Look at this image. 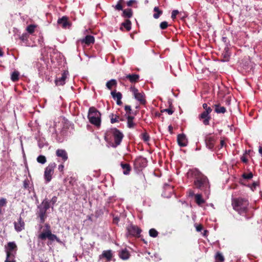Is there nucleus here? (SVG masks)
<instances>
[{
	"instance_id": "nucleus-1",
	"label": "nucleus",
	"mask_w": 262,
	"mask_h": 262,
	"mask_svg": "<svg viewBox=\"0 0 262 262\" xmlns=\"http://www.w3.org/2000/svg\"><path fill=\"white\" fill-rule=\"evenodd\" d=\"M189 177L195 179L194 184L199 189L205 191V193L208 194L207 188H209V182L207 178L198 169L192 168L187 172Z\"/></svg>"
},
{
	"instance_id": "nucleus-2",
	"label": "nucleus",
	"mask_w": 262,
	"mask_h": 262,
	"mask_svg": "<svg viewBox=\"0 0 262 262\" xmlns=\"http://www.w3.org/2000/svg\"><path fill=\"white\" fill-rule=\"evenodd\" d=\"M123 137L122 132L117 128H114L107 132L105 136V140L110 146L115 148L120 144Z\"/></svg>"
},
{
	"instance_id": "nucleus-3",
	"label": "nucleus",
	"mask_w": 262,
	"mask_h": 262,
	"mask_svg": "<svg viewBox=\"0 0 262 262\" xmlns=\"http://www.w3.org/2000/svg\"><path fill=\"white\" fill-rule=\"evenodd\" d=\"M249 204L247 199L242 198L234 199L232 201V205L234 210L241 215H244L247 212Z\"/></svg>"
},
{
	"instance_id": "nucleus-4",
	"label": "nucleus",
	"mask_w": 262,
	"mask_h": 262,
	"mask_svg": "<svg viewBox=\"0 0 262 262\" xmlns=\"http://www.w3.org/2000/svg\"><path fill=\"white\" fill-rule=\"evenodd\" d=\"M88 118L91 123L96 126H99L101 124V114L94 107H91L89 110Z\"/></svg>"
},
{
	"instance_id": "nucleus-5",
	"label": "nucleus",
	"mask_w": 262,
	"mask_h": 262,
	"mask_svg": "<svg viewBox=\"0 0 262 262\" xmlns=\"http://www.w3.org/2000/svg\"><path fill=\"white\" fill-rule=\"evenodd\" d=\"M46 230L39 234L38 238L41 240H45L46 238H48L51 241H56L57 242L59 243L60 242V239L56 235L51 233L50 226L46 225Z\"/></svg>"
},
{
	"instance_id": "nucleus-6",
	"label": "nucleus",
	"mask_w": 262,
	"mask_h": 262,
	"mask_svg": "<svg viewBox=\"0 0 262 262\" xmlns=\"http://www.w3.org/2000/svg\"><path fill=\"white\" fill-rule=\"evenodd\" d=\"M38 216L41 223H43L46 219L47 210L50 208V202L47 199H45L38 207Z\"/></svg>"
},
{
	"instance_id": "nucleus-7",
	"label": "nucleus",
	"mask_w": 262,
	"mask_h": 262,
	"mask_svg": "<svg viewBox=\"0 0 262 262\" xmlns=\"http://www.w3.org/2000/svg\"><path fill=\"white\" fill-rule=\"evenodd\" d=\"M126 230V235L127 237H138L140 236V233L142 231L141 229L137 226L132 224L127 226Z\"/></svg>"
},
{
	"instance_id": "nucleus-8",
	"label": "nucleus",
	"mask_w": 262,
	"mask_h": 262,
	"mask_svg": "<svg viewBox=\"0 0 262 262\" xmlns=\"http://www.w3.org/2000/svg\"><path fill=\"white\" fill-rule=\"evenodd\" d=\"M56 166L55 163L53 162L49 164V165L46 168L44 173V177L47 183L49 182L52 177V175L54 173V170Z\"/></svg>"
},
{
	"instance_id": "nucleus-9",
	"label": "nucleus",
	"mask_w": 262,
	"mask_h": 262,
	"mask_svg": "<svg viewBox=\"0 0 262 262\" xmlns=\"http://www.w3.org/2000/svg\"><path fill=\"white\" fill-rule=\"evenodd\" d=\"M130 91L133 94L134 98L141 104H145L146 100L145 99V95L143 92H139L138 90L134 86H132L130 88Z\"/></svg>"
},
{
	"instance_id": "nucleus-10",
	"label": "nucleus",
	"mask_w": 262,
	"mask_h": 262,
	"mask_svg": "<svg viewBox=\"0 0 262 262\" xmlns=\"http://www.w3.org/2000/svg\"><path fill=\"white\" fill-rule=\"evenodd\" d=\"M17 250V246L14 242H9L5 246V252L6 254L15 255Z\"/></svg>"
},
{
	"instance_id": "nucleus-11",
	"label": "nucleus",
	"mask_w": 262,
	"mask_h": 262,
	"mask_svg": "<svg viewBox=\"0 0 262 262\" xmlns=\"http://www.w3.org/2000/svg\"><path fill=\"white\" fill-rule=\"evenodd\" d=\"M134 164L136 168L141 170L147 166V161L146 158L139 157L135 160Z\"/></svg>"
},
{
	"instance_id": "nucleus-12",
	"label": "nucleus",
	"mask_w": 262,
	"mask_h": 262,
	"mask_svg": "<svg viewBox=\"0 0 262 262\" xmlns=\"http://www.w3.org/2000/svg\"><path fill=\"white\" fill-rule=\"evenodd\" d=\"M68 72L64 71L61 75V76L59 78H56L55 80L56 85L60 86L63 85L66 83V80L68 77Z\"/></svg>"
},
{
	"instance_id": "nucleus-13",
	"label": "nucleus",
	"mask_w": 262,
	"mask_h": 262,
	"mask_svg": "<svg viewBox=\"0 0 262 262\" xmlns=\"http://www.w3.org/2000/svg\"><path fill=\"white\" fill-rule=\"evenodd\" d=\"M14 225L15 230L18 232L25 229V222L20 216L17 219V221L14 223Z\"/></svg>"
},
{
	"instance_id": "nucleus-14",
	"label": "nucleus",
	"mask_w": 262,
	"mask_h": 262,
	"mask_svg": "<svg viewBox=\"0 0 262 262\" xmlns=\"http://www.w3.org/2000/svg\"><path fill=\"white\" fill-rule=\"evenodd\" d=\"M177 141L178 145L181 147H185L187 145L188 140L185 135L182 134L178 135Z\"/></svg>"
},
{
	"instance_id": "nucleus-15",
	"label": "nucleus",
	"mask_w": 262,
	"mask_h": 262,
	"mask_svg": "<svg viewBox=\"0 0 262 262\" xmlns=\"http://www.w3.org/2000/svg\"><path fill=\"white\" fill-rule=\"evenodd\" d=\"M57 127V123L55 122H54L53 123V126L51 127L50 126L49 127V132L52 133V136L55 138L57 141L58 142H62L63 141V139L61 138H58L57 137V130L56 128Z\"/></svg>"
},
{
	"instance_id": "nucleus-16",
	"label": "nucleus",
	"mask_w": 262,
	"mask_h": 262,
	"mask_svg": "<svg viewBox=\"0 0 262 262\" xmlns=\"http://www.w3.org/2000/svg\"><path fill=\"white\" fill-rule=\"evenodd\" d=\"M56 155L57 157L61 158L63 162H65L68 159V156L67 151L64 149H58L56 151Z\"/></svg>"
},
{
	"instance_id": "nucleus-17",
	"label": "nucleus",
	"mask_w": 262,
	"mask_h": 262,
	"mask_svg": "<svg viewBox=\"0 0 262 262\" xmlns=\"http://www.w3.org/2000/svg\"><path fill=\"white\" fill-rule=\"evenodd\" d=\"M199 118L201 120H202V122L204 125H207L209 124V121L211 119L210 115H208V114L203 112L200 114Z\"/></svg>"
},
{
	"instance_id": "nucleus-18",
	"label": "nucleus",
	"mask_w": 262,
	"mask_h": 262,
	"mask_svg": "<svg viewBox=\"0 0 262 262\" xmlns=\"http://www.w3.org/2000/svg\"><path fill=\"white\" fill-rule=\"evenodd\" d=\"M111 95L113 99L117 101V104L118 105H121L122 104V102L121 99L122 98V94L120 92H116V91H112Z\"/></svg>"
},
{
	"instance_id": "nucleus-19",
	"label": "nucleus",
	"mask_w": 262,
	"mask_h": 262,
	"mask_svg": "<svg viewBox=\"0 0 262 262\" xmlns=\"http://www.w3.org/2000/svg\"><path fill=\"white\" fill-rule=\"evenodd\" d=\"M205 142L207 146L210 149H212L214 147V139L213 137L210 136H207L205 138Z\"/></svg>"
},
{
	"instance_id": "nucleus-20",
	"label": "nucleus",
	"mask_w": 262,
	"mask_h": 262,
	"mask_svg": "<svg viewBox=\"0 0 262 262\" xmlns=\"http://www.w3.org/2000/svg\"><path fill=\"white\" fill-rule=\"evenodd\" d=\"M57 23L62 26L63 28H67L69 26V23L68 18L66 16H63L58 19Z\"/></svg>"
},
{
	"instance_id": "nucleus-21",
	"label": "nucleus",
	"mask_w": 262,
	"mask_h": 262,
	"mask_svg": "<svg viewBox=\"0 0 262 262\" xmlns=\"http://www.w3.org/2000/svg\"><path fill=\"white\" fill-rule=\"evenodd\" d=\"M94 37L92 35H86L84 38L80 40L81 43H84L87 45L93 43L94 42Z\"/></svg>"
},
{
	"instance_id": "nucleus-22",
	"label": "nucleus",
	"mask_w": 262,
	"mask_h": 262,
	"mask_svg": "<svg viewBox=\"0 0 262 262\" xmlns=\"http://www.w3.org/2000/svg\"><path fill=\"white\" fill-rule=\"evenodd\" d=\"M100 256L106 258L107 261H110L113 257V252L111 250H104Z\"/></svg>"
},
{
	"instance_id": "nucleus-23",
	"label": "nucleus",
	"mask_w": 262,
	"mask_h": 262,
	"mask_svg": "<svg viewBox=\"0 0 262 262\" xmlns=\"http://www.w3.org/2000/svg\"><path fill=\"white\" fill-rule=\"evenodd\" d=\"M124 78L128 79L132 83H135L139 80V75L136 74H128L126 75Z\"/></svg>"
},
{
	"instance_id": "nucleus-24",
	"label": "nucleus",
	"mask_w": 262,
	"mask_h": 262,
	"mask_svg": "<svg viewBox=\"0 0 262 262\" xmlns=\"http://www.w3.org/2000/svg\"><path fill=\"white\" fill-rule=\"evenodd\" d=\"M195 201L197 205L199 206H202V205L205 203V201L203 199L201 194H196L195 195Z\"/></svg>"
},
{
	"instance_id": "nucleus-25",
	"label": "nucleus",
	"mask_w": 262,
	"mask_h": 262,
	"mask_svg": "<svg viewBox=\"0 0 262 262\" xmlns=\"http://www.w3.org/2000/svg\"><path fill=\"white\" fill-rule=\"evenodd\" d=\"M129 253L128 251L124 249L121 250L119 253V257L123 260H126L129 258Z\"/></svg>"
},
{
	"instance_id": "nucleus-26",
	"label": "nucleus",
	"mask_w": 262,
	"mask_h": 262,
	"mask_svg": "<svg viewBox=\"0 0 262 262\" xmlns=\"http://www.w3.org/2000/svg\"><path fill=\"white\" fill-rule=\"evenodd\" d=\"M125 4L124 0H119L116 5H113L115 10L117 11L123 10V5Z\"/></svg>"
},
{
	"instance_id": "nucleus-27",
	"label": "nucleus",
	"mask_w": 262,
	"mask_h": 262,
	"mask_svg": "<svg viewBox=\"0 0 262 262\" xmlns=\"http://www.w3.org/2000/svg\"><path fill=\"white\" fill-rule=\"evenodd\" d=\"M117 82L116 80L112 79L108 81L106 83V86L108 90H112V88L117 86Z\"/></svg>"
},
{
	"instance_id": "nucleus-28",
	"label": "nucleus",
	"mask_w": 262,
	"mask_h": 262,
	"mask_svg": "<svg viewBox=\"0 0 262 262\" xmlns=\"http://www.w3.org/2000/svg\"><path fill=\"white\" fill-rule=\"evenodd\" d=\"M110 117L111 118V122L113 124L116 122H119V121H123V119L119 118V116L117 115H114L113 114H111L110 115Z\"/></svg>"
},
{
	"instance_id": "nucleus-29",
	"label": "nucleus",
	"mask_w": 262,
	"mask_h": 262,
	"mask_svg": "<svg viewBox=\"0 0 262 262\" xmlns=\"http://www.w3.org/2000/svg\"><path fill=\"white\" fill-rule=\"evenodd\" d=\"M154 14L153 17L155 19H158L162 14L163 11L160 10L158 7H155L154 8Z\"/></svg>"
},
{
	"instance_id": "nucleus-30",
	"label": "nucleus",
	"mask_w": 262,
	"mask_h": 262,
	"mask_svg": "<svg viewBox=\"0 0 262 262\" xmlns=\"http://www.w3.org/2000/svg\"><path fill=\"white\" fill-rule=\"evenodd\" d=\"M121 166L122 168L123 169V173L126 175L129 174L130 171V167L129 165L127 163H121Z\"/></svg>"
},
{
	"instance_id": "nucleus-31",
	"label": "nucleus",
	"mask_w": 262,
	"mask_h": 262,
	"mask_svg": "<svg viewBox=\"0 0 262 262\" xmlns=\"http://www.w3.org/2000/svg\"><path fill=\"white\" fill-rule=\"evenodd\" d=\"M19 75L20 74L18 71H13L11 74V80L13 82L17 81L19 79Z\"/></svg>"
},
{
	"instance_id": "nucleus-32",
	"label": "nucleus",
	"mask_w": 262,
	"mask_h": 262,
	"mask_svg": "<svg viewBox=\"0 0 262 262\" xmlns=\"http://www.w3.org/2000/svg\"><path fill=\"white\" fill-rule=\"evenodd\" d=\"M134 117L128 115L127 117V127L131 128H134L135 126V123L133 121Z\"/></svg>"
},
{
	"instance_id": "nucleus-33",
	"label": "nucleus",
	"mask_w": 262,
	"mask_h": 262,
	"mask_svg": "<svg viewBox=\"0 0 262 262\" xmlns=\"http://www.w3.org/2000/svg\"><path fill=\"white\" fill-rule=\"evenodd\" d=\"M133 15V11L131 9H126L123 10L122 16L124 17L130 18Z\"/></svg>"
},
{
	"instance_id": "nucleus-34",
	"label": "nucleus",
	"mask_w": 262,
	"mask_h": 262,
	"mask_svg": "<svg viewBox=\"0 0 262 262\" xmlns=\"http://www.w3.org/2000/svg\"><path fill=\"white\" fill-rule=\"evenodd\" d=\"M215 112L217 113H224L226 110V108L224 106H221L219 105H215Z\"/></svg>"
},
{
	"instance_id": "nucleus-35",
	"label": "nucleus",
	"mask_w": 262,
	"mask_h": 262,
	"mask_svg": "<svg viewBox=\"0 0 262 262\" xmlns=\"http://www.w3.org/2000/svg\"><path fill=\"white\" fill-rule=\"evenodd\" d=\"M122 25L127 30V31H129L131 29V22L129 20H126Z\"/></svg>"
},
{
	"instance_id": "nucleus-36",
	"label": "nucleus",
	"mask_w": 262,
	"mask_h": 262,
	"mask_svg": "<svg viewBox=\"0 0 262 262\" xmlns=\"http://www.w3.org/2000/svg\"><path fill=\"white\" fill-rule=\"evenodd\" d=\"M15 255L6 254V259L5 262H16Z\"/></svg>"
},
{
	"instance_id": "nucleus-37",
	"label": "nucleus",
	"mask_w": 262,
	"mask_h": 262,
	"mask_svg": "<svg viewBox=\"0 0 262 262\" xmlns=\"http://www.w3.org/2000/svg\"><path fill=\"white\" fill-rule=\"evenodd\" d=\"M37 161L40 164H43L47 161L46 158L44 156L40 155L37 157Z\"/></svg>"
},
{
	"instance_id": "nucleus-38",
	"label": "nucleus",
	"mask_w": 262,
	"mask_h": 262,
	"mask_svg": "<svg viewBox=\"0 0 262 262\" xmlns=\"http://www.w3.org/2000/svg\"><path fill=\"white\" fill-rule=\"evenodd\" d=\"M141 139L144 142H147L149 140L150 137H149V135L146 132H144V133H142L141 135Z\"/></svg>"
},
{
	"instance_id": "nucleus-39",
	"label": "nucleus",
	"mask_w": 262,
	"mask_h": 262,
	"mask_svg": "<svg viewBox=\"0 0 262 262\" xmlns=\"http://www.w3.org/2000/svg\"><path fill=\"white\" fill-rule=\"evenodd\" d=\"M158 232L155 229H151L149 231V234L151 237H156L158 236Z\"/></svg>"
},
{
	"instance_id": "nucleus-40",
	"label": "nucleus",
	"mask_w": 262,
	"mask_h": 262,
	"mask_svg": "<svg viewBox=\"0 0 262 262\" xmlns=\"http://www.w3.org/2000/svg\"><path fill=\"white\" fill-rule=\"evenodd\" d=\"M215 259L217 261L223 262L224 260V258L221 253H217L215 255Z\"/></svg>"
},
{
	"instance_id": "nucleus-41",
	"label": "nucleus",
	"mask_w": 262,
	"mask_h": 262,
	"mask_svg": "<svg viewBox=\"0 0 262 262\" xmlns=\"http://www.w3.org/2000/svg\"><path fill=\"white\" fill-rule=\"evenodd\" d=\"M35 26L33 25H30L27 27L26 30L28 33H29L30 34H32L34 32V31L35 30Z\"/></svg>"
},
{
	"instance_id": "nucleus-42",
	"label": "nucleus",
	"mask_w": 262,
	"mask_h": 262,
	"mask_svg": "<svg viewBox=\"0 0 262 262\" xmlns=\"http://www.w3.org/2000/svg\"><path fill=\"white\" fill-rule=\"evenodd\" d=\"M126 4L128 7L133 6L135 5L136 6L134 7H137V1L136 0H129L127 2Z\"/></svg>"
},
{
	"instance_id": "nucleus-43",
	"label": "nucleus",
	"mask_w": 262,
	"mask_h": 262,
	"mask_svg": "<svg viewBox=\"0 0 262 262\" xmlns=\"http://www.w3.org/2000/svg\"><path fill=\"white\" fill-rule=\"evenodd\" d=\"M7 203V199L4 198L0 199V207H5L6 206Z\"/></svg>"
},
{
	"instance_id": "nucleus-44",
	"label": "nucleus",
	"mask_w": 262,
	"mask_h": 262,
	"mask_svg": "<svg viewBox=\"0 0 262 262\" xmlns=\"http://www.w3.org/2000/svg\"><path fill=\"white\" fill-rule=\"evenodd\" d=\"M242 177L245 179L249 180L252 178L253 174L252 172H249L248 173H244Z\"/></svg>"
},
{
	"instance_id": "nucleus-45",
	"label": "nucleus",
	"mask_w": 262,
	"mask_h": 262,
	"mask_svg": "<svg viewBox=\"0 0 262 262\" xmlns=\"http://www.w3.org/2000/svg\"><path fill=\"white\" fill-rule=\"evenodd\" d=\"M168 26V23L166 21H162L160 24V27L162 30H164L166 29Z\"/></svg>"
},
{
	"instance_id": "nucleus-46",
	"label": "nucleus",
	"mask_w": 262,
	"mask_h": 262,
	"mask_svg": "<svg viewBox=\"0 0 262 262\" xmlns=\"http://www.w3.org/2000/svg\"><path fill=\"white\" fill-rule=\"evenodd\" d=\"M179 12L177 10H174L172 11L171 13V18L172 19H174L176 18L177 15L179 14Z\"/></svg>"
},
{
	"instance_id": "nucleus-47",
	"label": "nucleus",
	"mask_w": 262,
	"mask_h": 262,
	"mask_svg": "<svg viewBox=\"0 0 262 262\" xmlns=\"http://www.w3.org/2000/svg\"><path fill=\"white\" fill-rule=\"evenodd\" d=\"M164 189L165 190H169L170 193H171L172 192H173V187L169 185L165 184Z\"/></svg>"
},
{
	"instance_id": "nucleus-48",
	"label": "nucleus",
	"mask_w": 262,
	"mask_h": 262,
	"mask_svg": "<svg viewBox=\"0 0 262 262\" xmlns=\"http://www.w3.org/2000/svg\"><path fill=\"white\" fill-rule=\"evenodd\" d=\"M229 54L227 52H226L224 54V59H223L222 61L224 62L228 61L229 60Z\"/></svg>"
},
{
	"instance_id": "nucleus-49",
	"label": "nucleus",
	"mask_w": 262,
	"mask_h": 262,
	"mask_svg": "<svg viewBox=\"0 0 262 262\" xmlns=\"http://www.w3.org/2000/svg\"><path fill=\"white\" fill-rule=\"evenodd\" d=\"M125 110L126 112V114L129 115L130 114V112L132 111L131 107L129 105H126L125 106Z\"/></svg>"
},
{
	"instance_id": "nucleus-50",
	"label": "nucleus",
	"mask_w": 262,
	"mask_h": 262,
	"mask_svg": "<svg viewBox=\"0 0 262 262\" xmlns=\"http://www.w3.org/2000/svg\"><path fill=\"white\" fill-rule=\"evenodd\" d=\"M257 186V183L256 182H253L252 185L249 186V187L252 191H254Z\"/></svg>"
},
{
	"instance_id": "nucleus-51",
	"label": "nucleus",
	"mask_w": 262,
	"mask_h": 262,
	"mask_svg": "<svg viewBox=\"0 0 262 262\" xmlns=\"http://www.w3.org/2000/svg\"><path fill=\"white\" fill-rule=\"evenodd\" d=\"M58 169L59 171H60L61 172H62L63 173V169H64V165L62 164L58 165Z\"/></svg>"
},
{
	"instance_id": "nucleus-52",
	"label": "nucleus",
	"mask_w": 262,
	"mask_h": 262,
	"mask_svg": "<svg viewBox=\"0 0 262 262\" xmlns=\"http://www.w3.org/2000/svg\"><path fill=\"white\" fill-rule=\"evenodd\" d=\"M23 185H24V188H28L29 187V181L27 180H25L24 181Z\"/></svg>"
},
{
	"instance_id": "nucleus-53",
	"label": "nucleus",
	"mask_w": 262,
	"mask_h": 262,
	"mask_svg": "<svg viewBox=\"0 0 262 262\" xmlns=\"http://www.w3.org/2000/svg\"><path fill=\"white\" fill-rule=\"evenodd\" d=\"M212 111V109L211 108V107H208L205 111H204L203 112L205 113V114H208V115H210V113Z\"/></svg>"
},
{
	"instance_id": "nucleus-54",
	"label": "nucleus",
	"mask_w": 262,
	"mask_h": 262,
	"mask_svg": "<svg viewBox=\"0 0 262 262\" xmlns=\"http://www.w3.org/2000/svg\"><path fill=\"white\" fill-rule=\"evenodd\" d=\"M188 196L190 197H192L193 196H195V194H194L193 191H192V190H190V189L188 191Z\"/></svg>"
},
{
	"instance_id": "nucleus-55",
	"label": "nucleus",
	"mask_w": 262,
	"mask_h": 262,
	"mask_svg": "<svg viewBox=\"0 0 262 262\" xmlns=\"http://www.w3.org/2000/svg\"><path fill=\"white\" fill-rule=\"evenodd\" d=\"M163 112H167L169 115H172L173 113V111L169 108L164 109Z\"/></svg>"
},
{
	"instance_id": "nucleus-56",
	"label": "nucleus",
	"mask_w": 262,
	"mask_h": 262,
	"mask_svg": "<svg viewBox=\"0 0 262 262\" xmlns=\"http://www.w3.org/2000/svg\"><path fill=\"white\" fill-rule=\"evenodd\" d=\"M196 230L198 232L201 231L202 230V226L201 225H197L195 226Z\"/></svg>"
},
{
	"instance_id": "nucleus-57",
	"label": "nucleus",
	"mask_w": 262,
	"mask_h": 262,
	"mask_svg": "<svg viewBox=\"0 0 262 262\" xmlns=\"http://www.w3.org/2000/svg\"><path fill=\"white\" fill-rule=\"evenodd\" d=\"M27 34H23L20 37V39L22 40H25L27 39Z\"/></svg>"
},
{
	"instance_id": "nucleus-58",
	"label": "nucleus",
	"mask_w": 262,
	"mask_h": 262,
	"mask_svg": "<svg viewBox=\"0 0 262 262\" xmlns=\"http://www.w3.org/2000/svg\"><path fill=\"white\" fill-rule=\"evenodd\" d=\"M57 201V198L56 196H54L52 198L51 202L52 204H54Z\"/></svg>"
},
{
	"instance_id": "nucleus-59",
	"label": "nucleus",
	"mask_w": 262,
	"mask_h": 262,
	"mask_svg": "<svg viewBox=\"0 0 262 262\" xmlns=\"http://www.w3.org/2000/svg\"><path fill=\"white\" fill-rule=\"evenodd\" d=\"M241 160H242L243 162H244V163H246V162H247V161H248V160H247V158H246L245 157H242L241 158Z\"/></svg>"
},
{
	"instance_id": "nucleus-60",
	"label": "nucleus",
	"mask_w": 262,
	"mask_h": 262,
	"mask_svg": "<svg viewBox=\"0 0 262 262\" xmlns=\"http://www.w3.org/2000/svg\"><path fill=\"white\" fill-rule=\"evenodd\" d=\"M203 107L204 109H205L206 110L208 107L207 104L204 103L203 104Z\"/></svg>"
},
{
	"instance_id": "nucleus-61",
	"label": "nucleus",
	"mask_w": 262,
	"mask_h": 262,
	"mask_svg": "<svg viewBox=\"0 0 262 262\" xmlns=\"http://www.w3.org/2000/svg\"><path fill=\"white\" fill-rule=\"evenodd\" d=\"M220 144H221V148L223 147L225 144L224 141L223 140H221Z\"/></svg>"
},
{
	"instance_id": "nucleus-62",
	"label": "nucleus",
	"mask_w": 262,
	"mask_h": 262,
	"mask_svg": "<svg viewBox=\"0 0 262 262\" xmlns=\"http://www.w3.org/2000/svg\"><path fill=\"white\" fill-rule=\"evenodd\" d=\"M258 151H259V154L262 156V147L259 146Z\"/></svg>"
},
{
	"instance_id": "nucleus-63",
	"label": "nucleus",
	"mask_w": 262,
	"mask_h": 262,
	"mask_svg": "<svg viewBox=\"0 0 262 262\" xmlns=\"http://www.w3.org/2000/svg\"><path fill=\"white\" fill-rule=\"evenodd\" d=\"M207 230H204V233H203V235L204 236H206V234H207Z\"/></svg>"
},
{
	"instance_id": "nucleus-64",
	"label": "nucleus",
	"mask_w": 262,
	"mask_h": 262,
	"mask_svg": "<svg viewBox=\"0 0 262 262\" xmlns=\"http://www.w3.org/2000/svg\"><path fill=\"white\" fill-rule=\"evenodd\" d=\"M210 206H211L212 207L214 208V205L213 204H210Z\"/></svg>"
}]
</instances>
